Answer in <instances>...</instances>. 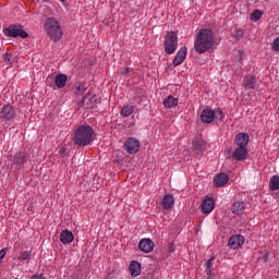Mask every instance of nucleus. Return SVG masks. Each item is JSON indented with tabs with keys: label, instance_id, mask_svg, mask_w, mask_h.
I'll use <instances>...</instances> for the list:
<instances>
[{
	"label": "nucleus",
	"instance_id": "nucleus-42",
	"mask_svg": "<svg viewBox=\"0 0 279 279\" xmlns=\"http://www.w3.org/2000/svg\"><path fill=\"white\" fill-rule=\"evenodd\" d=\"M44 1H49V0H44Z\"/></svg>",
	"mask_w": 279,
	"mask_h": 279
},
{
	"label": "nucleus",
	"instance_id": "nucleus-1",
	"mask_svg": "<svg viewBox=\"0 0 279 279\" xmlns=\"http://www.w3.org/2000/svg\"><path fill=\"white\" fill-rule=\"evenodd\" d=\"M215 33L210 28L201 29L195 37L194 49L196 53H206V51H210L215 49Z\"/></svg>",
	"mask_w": 279,
	"mask_h": 279
},
{
	"label": "nucleus",
	"instance_id": "nucleus-31",
	"mask_svg": "<svg viewBox=\"0 0 279 279\" xmlns=\"http://www.w3.org/2000/svg\"><path fill=\"white\" fill-rule=\"evenodd\" d=\"M215 114V119H218L219 121H223L225 116H223V111L221 109H216L214 111Z\"/></svg>",
	"mask_w": 279,
	"mask_h": 279
},
{
	"label": "nucleus",
	"instance_id": "nucleus-39",
	"mask_svg": "<svg viewBox=\"0 0 279 279\" xmlns=\"http://www.w3.org/2000/svg\"><path fill=\"white\" fill-rule=\"evenodd\" d=\"M65 153H66V148L61 147V148L59 149L60 156H64Z\"/></svg>",
	"mask_w": 279,
	"mask_h": 279
},
{
	"label": "nucleus",
	"instance_id": "nucleus-16",
	"mask_svg": "<svg viewBox=\"0 0 279 279\" xmlns=\"http://www.w3.org/2000/svg\"><path fill=\"white\" fill-rule=\"evenodd\" d=\"M184 60H186V47H182L177 56L173 59V65L174 66H180V64H182V62H184Z\"/></svg>",
	"mask_w": 279,
	"mask_h": 279
},
{
	"label": "nucleus",
	"instance_id": "nucleus-34",
	"mask_svg": "<svg viewBox=\"0 0 279 279\" xmlns=\"http://www.w3.org/2000/svg\"><path fill=\"white\" fill-rule=\"evenodd\" d=\"M194 149H198L199 151H202V149H204V144H202V142H196L194 145Z\"/></svg>",
	"mask_w": 279,
	"mask_h": 279
},
{
	"label": "nucleus",
	"instance_id": "nucleus-40",
	"mask_svg": "<svg viewBox=\"0 0 279 279\" xmlns=\"http://www.w3.org/2000/svg\"><path fill=\"white\" fill-rule=\"evenodd\" d=\"M238 36H243V31H238Z\"/></svg>",
	"mask_w": 279,
	"mask_h": 279
},
{
	"label": "nucleus",
	"instance_id": "nucleus-10",
	"mask_svg": "<svg viewBox=\"0 0 279 279\" xmlns=\"http://www.w3.org/2000/svg\"><path fill=\"white\" fill-rule=\"evenodd\" d=\"M201 210L205 215H210V213H213V210H215V199L211 197L205 198L202 202Z\"/></svg>",
	"mask_w": 279,
	"mask_h": 279
},
{
	"label": "nucleus",
	"instance_id": "nucleus-37",
	"mask_svg": "<svg viewBox=\"0 0 279 279\" xmlns=\"http://www.w3.org/2000/svg\"><path fill=\"white\" fill-rule=\"evenodd\" d=\"M205 271H206L207 278L213 277V268H206Z\"/></svg>",
	"mask_w": 279,
	"mask_h": 279
},
{
	"label": "nucleus",
	"instance_id": "nucleus-36",
	"mask_svg": "<svg viewBox=\"0 0 279 279\" xmlns=\"http://www.w3.org/2000/svg\"><path fill=\"white\" fill-rule=\"evenodd\" d=\"M132 73V68H126L122 71V75H130Z\"/></svg>",
	"mask_w": 279,
	"mask_h": 279
},
{
	"label": "nucleus",
	"instance_id": "nucleus-26",
	"mask_svg": "<svg viewBox=\"0 0 279 279\" xmlns=\"http://www.w3.org/2000/svg\"><path fill=\"white\" fill-rule=\"evenodd\" d=\"M270 191H279V175L275 174L270 178L269 181Z\"/></svg>",
	"mask_w": 279,
	"mask_h": 279
},
{
	"label": "nucleus",
	"instance_id": "nucleus-6",
	"mask_svg": "<svg viewBox=\"0 0 279 279\" xmlns=\"http://www.w3.org/2000/svg\"><path fill=\"white\" fill-rule=\"evenodd\" d=\"M124 149L128 154H138L141 151V142L135 137H129L124 143Z\"/></svg>",
	"mask_w": 279,
	"mask_h": 279
},
{
	"label": "nucleus",
	"instance_id": "nucleus-18",
	"mask_svg": "<svg viewBox=\"0 0 279 279\" xmlns=\"http://www.w3.org/2000/svg\"><path fill=\"white\" fill-rule=\"evenodd\" d=\"M231 213H233V215H243V213H245V202L238 201L233 203L231 206Z\"/></svg>",
	"mask_w": 279,
	"mask_h": 279
},
{
	"label": "nucleus",
	"instance_id": "nucleus-38",
	"mask_svg": "<svg viewBox=\"0 0 279 279\" xmlns=\"http://www.w3.org/2000/svg\"><path fill=\"white\" fill-rule=\"evenodd\" d=\"M31 279H45V277L43 275H34Z\"/></svg>",
	"mask_w": 279,
	"mask_h": 279
},
{
	"label": "nucleus",
	"instance_id": "nucleus-9",
	"mask_svg": "<svg viewBox=\"0 0 279 279\" xmlns=\"http://www.w3.org/2000/svg\"><path fill=\"white\" fill-rule=\"evenodd\" d=\"M244 243L245 238L241 234H235L229 239L228 245L231 250H240V247H243Z\"/></svg>",
	"mask_w": 279,
	"mask_h": 279
},
{
	"label": "nucleus",
	"instance_id": "nucleus-14",
	"mask_svg": "<svg viewBox=\"0 0 279 279\" xmlns=\"http://www.w3.org/2000/svg\"><path fill=\"white\" fill-rule=\"evenodd\" d=\"M138 247L145 254H149V252H154V241L150 239H143L140 241Z\"/></svg>",
	"mask_w": 279,
	"mask_h": 279
},
{
	"label": "nucleus",
	"instance_id": "nucleus-8",
	"mask_svg": "<svg viewBox=\"0 0 279 279\" xmlns=\"http://www.w3.org/2000/svg\"><path fill=\"white\" fill-rule=\"evenodd\" d=\"M15 118L16 111L14 110V107L4 105L0 110V119H2V121H14Z\"/></svg>",
	"mask_w": 279,
	"mask_h": 279
},
{
	"label": "nucleus",
	"instance_id": "nucleus-29",
	"mask_svg": "<svg viewBox=\"0 0 279 279\" xmlns=\"http://www.w3.org/2000/svg\"><path fill=\"white\" fill-rule=\"evenodd\" d=\"M19 260H31L32 258V251H24L21 253V255L17 257Z\"/></svg>",
	"mask_w": 279,
	"mask_h": 279
},
{
	"label": "nucleus",
	"instance_id": "nucleus-12",
	"mask_svg": "<svg viewBox=\"0 0 279 279\" xmlns=\"http://www.w3.org/2000/svg\"><path fill=\"white\" fill-rule=\"evenodd\" d=\"M256 84H258V78L254 75L245 76L242 83L245 90H254V88H256Z\"/></svg>",
	"mask_w": 279,
	"mask_h": 279
},
{
	"label": "nucleus",
	"instance_id": "nucleus-35",
	"mask_svg": "<svg viewBox=\"0 0 279 279\" xmlns=\"http://www.w3.org/2000/svg\"><path fill=\"white\" fill-rule=\"evenodd\" d=\"M7 254H8V250L7 248H2L0 251V263H1V260H3V258H5Z\"/></svg>",
	"mask_w": 279,
	"mask_h": 279
},
{
	"label": "nucleus",
	"instance_id": "nucleus-15",
	"mask_svg": "<svg viewBox=\"0 0 279 279\" xmlns=\"http://www.w3.org/2000/svg\"><path fill=\"white\" fill-rule=\"evenodd\" d=\"M203 123H213L215 121V111L213 109H204L201 114Z\"/></svg>",
	"mask_w": 279,
	"mask_h": 279
},
{
	"label": "nucleus",
	"instance_id": "nucleus-13",
	"mask_svg": "<svg viewBox=\"0 0 279 279\" xmlns=\"http://www.w3.org/2000/svg\"><path fill=\"white\" fill-rule=\"evenodd\" d=\"M247 154H248L247 148L236 146V148L232 154V158L233 160L241 162V160H245L247 158Z\"/></svg>",
	"mask_w": 279,
	"mask_h": 279
},
{
	"label": "nucleus",
	"instance_id": "nucleus-3",
	"mask_svg": "<svg viewBox=\"0 0 279 279\" xmlns=\"http://www.w3.org/2000/svg\"><path fill=\"white\" fill-rule=\"evenodd\" d=\"M44 29L54 43L62 39V26H60V22L56 17H48L44 24Z\"/></svg>",
	"mask_w": 279,
	"mask_h": 279
},
{
	"label": "nucleus",
	"instance_id": "nucleus-22",
	"mask_svg": "<svg viewBox=\"0 0 279 279\" xmlns=\"http://www.w3.org/2000/svg\"><path fill=\"white\" fill-rule=\"evenodd\" d=\"M69 80V76L66 74H58L54 77V85L57 88H64L66 86V81Z\"/></svg>",
	"mask_w": 279,
	"mask_h": 279
},
{
	"label": "nucleus",
	"instance_id": "nucleus-4",
	"mask_svg": "<svg viewBox=\"0 0 279 279\" xmlns=\"http://www.w3.org/2000/svg\"><path fill=\"white\" fill-rule=\"evenodd\" d=\"M4 36H9L10 38H28L29 34L23 29L22 25L11 24L9 27L3 29Z\"/></svg>",
	"mask_w": 279,
	"mask_h": 279
},
{
	"label": "nucleus",
	"instance_id": "nucleus-28",
	"mask_svg": "<svg viewBox=\"0 0 279 279\" xmlns=\"http://www.w3.org/2000/svg\"><path fill=\"white\" fill-rule=\"evenodd\" d=\"M262 17H263V11H260V10H255L251 14V21H253L254 23L260 21Z\"/></svg>",
	"mask_w": 279,
	"mask_h": 279
},
{
	"label": "nucleus",
	"instance_id": "nucleus-32",
	"mask_svg": "<svg viewBox=\"0 0 279 279\" xmlns=\"http://www.w3.org/2000/svg\"><path fill=\"white\" fill-rule=\"evenodd\" d=\"M271 49L272 51H279V36L274 39L271 44Z\"/></svg>",
	"mask_w": 279,
	"mask_h": 279
},
{
	"label": "nucleus",
	"instance_id": "nucleus-17",
	"mask_svg": "<svg viewBox=\"0 0 279 279\" xmlns=\"http://www.w3.org/2000/svg\"><path fill=\"white\" fill-rule=\"evenodd\" d=\"M74 240H75V236L73 235V232H71L66 229L60 233V241L63 243V245L73 243Z\"/></svg>",
	"mask_w": 279,
	"mask_h": 279
},
{
	"label": "nucleus",
	"instance_id": "nucleus-19",
	"mask_svg": "<svg viewBox=\"0 0 279 279\" xmlns=\"http://www.w3.org/2000/svg\"><path fill=\"white\" fill-rule=\"evenodd\" d=\"M88 90V87L86 86L85 83H75L74 86L72 87V93L73 95L80 96L84 95Z\"/></svg>",
	"mask_w": 279,
	"mask_h": 279
},
{
	"label": "nucleus",
	"instance_id": "nucleus-33",
	"mask_svg": "<svg viewBox=\"0 0 279 279\" xmlns=\"http://www.w3.org/2000/svg\"><path fill=\"white\" fill-rule=\"evenodd\" d=\"M215 262V257H210L209 259L206 260L205 267L206 269H213V263Z\"/></svg>",
	"mask_w": 279,
	"mask_h": 279
},
{
	"label": "nucleus",
	"instance_id": "nucleus-25",
	"mask_svg": "<svg viewBox=\"0 0 279 279\" xmlns=\"http://www.w3.org/2000/svg\"><path fill=\"white\" fill-rule=\"evenodd\" d=\"M14 165H19V167H23L25 165V153H17L13 158Z\"/></svg>",
	"mask_w": 279,
	"mask_h": 279
},
{
	"label": "nucleus",
	"instance_id": "nucleus-23",
	"mask_svg": "<svg viewBox=\"0 0 279 279\" xmlns=\"http://www.w3.org/2000/svg\"><path fill=\"white\" fill-rule=\"evenodd\" d=\"M178 104H180L178 98H175V97H173L171 95L163 99V106L168 110L171 109V108H175V106H178Z\"/></svg>",
	"mask_w": 279,
	"mask_h": 279
},
{
	"label": "nucleus",
	"instance_id": "nucleus-41",
	"mask_svg": "<svg viewBox=\"0 0 279 279\" xmlns=\"http://www.w3.org/2000/svg\"><path fill=\"white\" fill-rule=\"evenodd\" d=\"M62 3H64V1H66V0H60Z\"/></svg>",
	"mask_w": 279,
	"mask_h": 279
},
{
	"label": "nucleus",
	"instance_id": "nucleus-7",
	"mask_svg": "<svg viewBox=\"0 0 279 279\" xmlns=\"http://www.w3.org/2000/svg\"><path fill=\"white\" fill-rule=\"evenodd\" d=\"M95 106H97V96H90V93H87L80 102L78 109L85 108L86 110H93Z\"/></svg>",
	"mask_w": 279,
	"mask_h": 279
},
{
	"label": "nucleus",
	"instance_id": "nucleus-2",
	"mask_svg": "<svg viewBox=\"0 0 279 279\" xmlns=\"http://www.w3.org/2000/svg\"><path fill=\"white\" fill-rule=\"evenodd\" d=\"M95 141V130L90 125H78L72 134V143L77 147H88Z\"/></svg>",
	"mask_w": 279,
	"mask_h": 279
},
{
	"label": "nucleus",
	"instance_id": "nucleus-27",
	"mask_svg": "<svg viewBox=\"0 0 279 279\" xmlns=\"http://www.w3.org/2000/svg\"><path fill=\"white\" fill-rule=\"evenodd\" d=\"M121 117H132L134 114V106L126 105L121 109L120 112Z\"/></svg>",
	"mask_w": 279,
	"mask_h": 279
},
{
	"label": "nucleus",
	"instance_id": "nucleus-21",
	"mask_svg": "<svg viewBox=\"0 0 279 279\" xmlns=\"http://www.w3.org/2000/svg\"><path fill=\"white\" fill-rule=\"evenodd\" d=\"M129 269L133 278H136V276H141V264L137 260L131 262Z\"/></svg>",
	"mask_w": 279,
	"mask_h": 279
},
{
	"label": "nucleus",
	"instance_id": "nucleus-24",
	"mask_svg": "<svg viewBox=\"0 0 279 279\" xmlns=\"http://www.w3.org/2000/svg\"><path fill=\"white\" fill-rule=\"evenodd\" d=\"M229 180L230 179L228 178V174L220 173L217 177H215L214 182H215L216 186H226V184H228Z\"/></svg>",
	"mask_w": 279,
	"mask_h": 279
},
{
	"label": "nucleus",
	"instance_id": "nucleus-5",
	"mask_svg": "<svg viewBox=\"0 0 279 279\" xmlns=\"http://www.w3.org/2000/svg\"><path fill=\"white\" fill-rule=\"evenodd\" d=\"M163 47L167 53H175V50L178 49V35L175 32H169L165 36Z\"/></svg>",
	"mask_w": 279,
	"mask_h": 279
},
{
	"label": "nucleus",
	"instance_id": "nucleus-11",
	"mask_svg": "<svg viewBox=\"0 0 279 279\" xmlns=\"http://www.w3.org/2000/svg\"><path fill=\"white\" fill-rule=\"evenodd\" d=\"M234 143L236 147L247 148V145L250 144V135L247 133H239L235 135Z\"/></svg>",
	"mask_w": 279,
	"mask_h": 279
},
{
	"label": "nucleus",
	"instance_id": "nucleus-20",
	"mask_svg": "<svg viewBox=\"0 0 279 279\" xmlns=\"http://www.w3.org/2000/svg\"><path fill=\"white\" fill-rule=\"evenodd\" d=\"M175 203V199L173 198V195L167 194L161 199V206L165 208V210H169L171 206Z\"/></svg>",
	"mask_w": 279,
	"mask_h": 279
},
{
	"label": "nucleus",
	"instance_id": "nucleus-30",
	"mask_svg": "<svg viewBox=\"0 0 279 279\" xmlns=\"http://www.w3.org/2000/svg\"><path fill=\"white\" fill-rule=\"evenodd\" d=\"M2 60H3V62H5V64H12L14 62V60H12V53H10V52H5L2 56Z\"/></svg>",
	"mask_w": 279,
	"mask_h": 279
}]
</instances>
